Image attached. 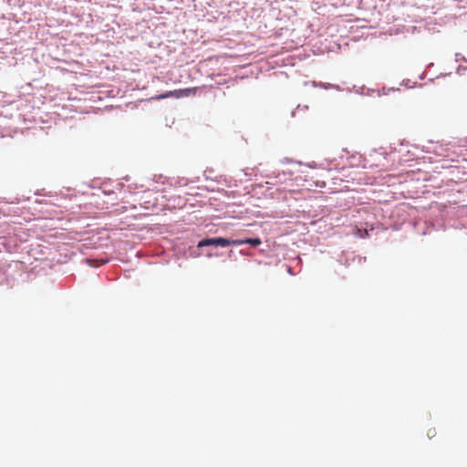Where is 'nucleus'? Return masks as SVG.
<instances>
[{
    "label": "nucleus",
    "instance_id": "1",
    "mask_svg": "<svg viewBox=\"0 0 467 467\" xmlns=\"http://www.w3.org/2000/svg\"><path fill=\"white\" fill-rule=\"evenodd\" d=\"M234 240L223 238V237H216V238H206L199 242L198 247H203L208 245L214 246H222L225 247L228 245H234Z\"/></svg>",
    "mask_w": 467,
    "mask_h": 467
},
{
    "label": "nucleus",
    "instance_id": "2",
    "mask_svg": "<svg viewBox=\"0 0 467 467\" xmlns=\"http://www.w3.org/2000/svg\"><path fill=\"white\" fill-rule=\"evenodd\" d=\"M197 90V88H183V89H178L174 91H168L165 94L160 95L157 97V99H167L172 96H175L176 98H181L182 96L189 97L192 95H195Z\"/></svg>",
    "mask_w": 467,
    "mask_h": 467
},
{
    "label": "nucleus",
    "instance_id": "3",
    "mask_svg": "<svg viewBox=\"0 0 467 467\" xmlns=\"http://www.w3.org/2000/svg\"><path fill=\"white\" fill-rule=\"evenodd\" d=\"M235 244L234 245H240V244H251L253 246H258L262 244V241L260 238H245V239H243V240H234Z\"/></svg>",
    "mask_w": 467,
    "mask_h": 467
},
{
    "label": "nucleus",
    "instance_id": "4",
    "mask_svg": "<svg viewBox=\"0 0 467 467\" xmlns=\"http://www.w3.org/2000/svg\"><path fill=\"white\" fill-rule=\"evenodd\" d=\"M434 433H435L434 430H433V431L430 430V431H428V435H429V437H431V435H434Z\"/></svg>",
    "mask_w": 467,
    "mask_h": 467
},
{
    "label": "nucleus",
    "instance_id": "5",
    "mask_svg": "<svg viewBox=\"0 0 467 467\" xmlns=\"http://www.w3.org/2000/svg\"><path fill=\"white\" fill-rule=\"evenodd\" d=\"M87 262L88 263L89 265H92L90 263L91 262L90 260L88 259Z\"/></svg>",
    "mask_w": 467,
    "mask_h": 467
}]
</instances>
